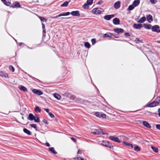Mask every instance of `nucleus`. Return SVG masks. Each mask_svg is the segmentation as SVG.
I'll list each match as a JSON object with an SVG mask.
<instances>
[{
	"label": "nucleus",
	"instance_id": "obj_2",
	"mask_svg": "<svg viewBox=\"0 0 160 160\" xmlns=\"http://www.w3.org/2000/svg\"><path fill=\"white\" fill-rule=\"evenodd\" d=\"M101 145L103 146L109 148H112L113 147V146L108 141L103 142L102 143Z\"/></svg>",
	"mask_w": 160,
	"mask_h": 160
},
{
	"label": "nucleus",
	"instance_id": "obj_9",
	"mask_svg": "<svg viewBox=\"0 0 160 160\" xmlns=\"http://www.w3.org/2000/svg\"><path fill=\"white\" fill-rule=\"evenodd\" d=\"M70 13L73 16L78 17L80 15L79 12L78 10L72 11Z\"/></svg>",
	"mask_w": 160,
	"mask_h": 160
},
{
	"label": "nucleus",
	"instance_id": "obj_42",
	"mask_svg": "<svg viewBox=\"0 0 160 160\" xmlns=\"http://www.w3.org/2000/svg\"><path fill=\"white\" fill-rule=\"evenodd\" d=\"M101 113L100 112H95V115L96 116L100 118V115H101Z\"/></svg>",
	"mask_w": 160,
	"mask_h": 160
},
{
	"label": "nucleus",
	"instance_id": "obj_63",
	"mask_svg": "<svg viewBox=\"0 0 160 160\" xmlns=\"http://www.w3.org/2000/svg\"><path fill=\"white\" fill-rule=\"evenodd\" d=\"M24 44L23 43V42H20V43H19V46H21L22 45H24Z\"/></svg>",
	"mask_w": 160,
	"mask_h": 160
},
{
	"label": "nucleus",
	"instance_id": "obj_16",
	"mask_svg": "<svg viewBox=\"0 0 160 160\" xmlns=\"http://www.w3.org/2000/svg\"><path fill=\"white\" fill-rule=\"evenodd\" d=\"M10 7L13 8L15 7L20 8L21 7V5L19 2H15L13 5H11Z\"/></svg>",
	"mask_w": 160,
	"mask_h": 160
},
{
	"label": "nucleus",
	"instance_id": "obj_49",
	"mask_svg": "<svg viewBox=\"0 0 160 160\" xmlns=\"http://www.w3.org/2000/svg\"><path fill=\"white\" fill-rule=\"evenodd\" d=\"M124 35L125 37H127V36H130L129 33L128 32L125 33Z\"/></svg>",
	"mask_w": 160,
	"mask_h": 160
},
{
	"label": "nucleus",
	"instance_id": "obj_62",
	"mask_svg": "<svg viewBox=\"0 0 160 160\" xmlns=\"http://www.w3.org/2000/svg\"><path fill=\"white\" fill-rule=\"evenodd\" d=\"M119 37L118 36H115V34H113V36H112V38H118Z\"/></svg>",
	"mask_w": 160,
	"mask_h": 160
},
{
	"label": "nucleus",
	"instance_id": "obj_28",
	"mask_svg": "<svg viewBox=\"0 0 160 160\" xmlns=\"http://www.w3.org/2000/svg\"><path fill=\"white\" fill-rule=\"evenodd\" d=\"M19 89L23 91V92H28V90L27 88L23 86H22L21 87L19 88Z\"/></svg>",
	"mask_w": 160,
	"mask_h": 160
},
{
	"label": "nucleus",
	"instance_id": "obj_58",
	"mask_svg": "<svg viewBox=\"0 0 160 160\" xmlns=\"http://www.w3.org/2000/svg\"><path fill=\"white\" fill-rule=\"evenodd\" d=\"M58 17H59V16H58V15H57V16H54V17H51V18H54V19H55V18H58Z\"/></svg>",
	"mask_w": 160,
	"mask_h": 160
},
{
	"label": "nucleus",
	"instance_id": "obj_55",
	"mask_svg": "<svg viewBox=\"0 0 160 160\" xmlns=\"http://www.w3.org/2000/svg\"><path fill=\"white\" fill-rule=\"evenodd\" d=\"M82 153V151L80 150V149H78V152H77V154H81Z\"/></svg>",
	"mask_w": 160,
	"mask_h": 160
},
{
	"label": "nucleus",
	"instance_id": "obj_64",
	"mask_svg": "<svg viewBox=\"0 0 160 160\" xmlns=\"http://www.w3.org/2000/svg\"><path fill=\"white\" fill-rule=\"evenodd\" d=\"M46 146H47V147H49V146H50V145L48 143V142H47V143H46Z\"/></svg>",
	"mask_w": 160,
	"mask_h": 160
},
{
	"label": "nucleus",
	"instance_id": "obj_38",
	"mask_svg": "<svg viewBox=\"0 0 160 160\" xmlns=\"http://www.w3.org/2000/svg\"><path fill=\"white\" fill-rule=\"evenodd\" d=\"M30 126L32 128H33L35 129L36 130H37V125L36 124H30Z\"/></svg>",
	"mask_w": 160,
	"mask_h": 160
},
{
	"label": "nucleus",
	"instance_id": "obj_50",
	"mask_svg": "<svg viewBox=\"0 0 160 160\" xmlns=\"http://www.w3.org/2000/svg\"><path fill=\"white\" fill-rule=\"evenodd\" d=\"M103 2V1L102 0L99 1L97 3V4L99 5L102 4Z\"/></svg>",
	"mask_w": 160,
	"mask_h": 160
},
{
	"label": "nucleus",
	"instance_id": "obj_13",
	"mask_svg": "<svg viewBox=\"0 0 160 160\" xmlns=\"http://www.w3.org/2000/svg\"><path fill=\"white\" fill-rule=\"evenodd\" d=\"M113 36V34L109 33L107 32L106 33L104 34L103 35V37L104 38H112V36Z\"/></svg>",
	"mask_w": 160,
	"mask_h": 160
},
{
	"label": "nucleus",
	"instance_id": "obj_48",
	"mask_svg": "<svg viewBox=\"0 0 160 160\" xmlns=\"http://www.w3.org/2000/svg\"><path fill=\"white\" fill-rule=\"evenodd\" d=\"M48 114L51 118H53L54 117L53 114L51 112H49Z\"/></svg>",
	"mask_w": 160,
	"mask_h": 160
},
{
	"label": "nucleus",
	"instance_id": "obj_61",
	"mask_svg": "<svg viewBox=\"0 0 160 160\" xmlns=\"http://www.w3.org/2000/svg\"><path fill=\"white\" fill-rule=\"evenodd\" d=\"M158 116L159 117H160V108H159L158 109Z\"/></svg>",
	"mask_w": 160,
	"mask_h": 160
},
{
	"label": "nucleus",
	"instance_id": "obj_25",
	"mask_svg": "<svg viewBox=\"0 0 160 160\" xmlns=\"http://www.w3.org/2000/svg\"><path fill=\"white\" fill-rule=\"evenodd\" d=\"M49 150L52 153L56 154H57V152L55 151L54 148L53 147H51L49 148Z\"/></svg>",
	"mask_w": 160,
	"mask_h": 160
},
{
	"label": "nucleus",
	"instance_id": "obj_30",
	"mask_svg": "<svg viewBox=\"0 0 160 160\" xmlns=\"http://www.w3.org/2000/svg\"><path fill=\"white\" fill-rule=\"evenodd\" d=\"M135 7L134 5L132 4L131 5H130L128 7L127 10H132Z\"/></svg>",
	"mask_w": 160,
	"mask_h": 160
},
{
	"label": "nucleus",
	"instance_id": "obj_46",
	"mask_svg": "<svg viewBox=\"0 0 160 160\" xmlns=\"http://www.w3.org/2000/svg\"><path fill=\"white\" fill-rule=\"evenodd\" d=\"M106 117V115L105 114L103 113H101L100 115V118H105Z\"/></svg>",
	"mask_w": 160,
	"mask_h": 160
},
{
	"label": "nucleus",
	"instance_id": "obj_10",
	"mask_svg": "<svg viewBox=\"0 0 160 160\" xmlns=\"http://www.w3.org/2000/svg\"><path fill=\"white\" fill-rule=\"evenodd\" d=\"M143 27V25L141 24L134 23L133 25V27L136 29H140Z\"/></svg>",
	"mask_w": 160,
	"mask_h": 160
},
{
	"label": "nucleus",
	"instance_id": "obj_43",
	"mask_svg": "<svg viewBox=\"0 0 160 160\" xmlns=\"http://www.w3.org/2000/svg\"><path fill=\"white\" fill-rule=\"evenodd\" d=\"M91 42L92 45H94L96 43V39L95 38H92L91 39Z\"/></svg>",
	"mask_w": 160,
	"mask_h": 160
},
{
	"label": "nucleus",
	"instance_id": "obj_36",
	"mask_svg": "<svg viewBox=\"0 0 160 160\" xmlns=\"http://www.w3.org/2000/svg\"><path fill=\"white\" fill-rule=\"evenodd\" d=\"M5 2H4L3 3L6 5L9 6L11 4L10 2L9 1V0H5Z\"/></svg>",
	"mask_w": 160,
	"mask_h": 160
},
{
	"label": "nucleus",
	"instance_id": "obj_17",
	"mask_svg": "<svg viewBox=\"0 0 160 160\" xmlns=\"http://www.w3.org/2000/svg\"><path fill=\"white\" fill-rule=\"evenodd\" d=\"M142 124L143 126L146 127L147 128H151V126L150 124L148 122L146 121H143L142 122Z\"/></svg>",
	"mask_w": 160,
	"mask_h": 160
},
{
	"label": "nucleus",
	"instance_id": "obj_20",
	"mask_svg": "<svg viewBox=\"0 0 160 160\" xmlns=\"http://www.w3.org/2000/svg\"><path fill=\"white\" fill-rule=\"evenodd\" d=\"M143 26L144 27L147 29H150L151 28L152 25L151 24H149L148 25L144 23L143 24Z\"/></svg>",
	"mask_w": 160,
	"mask_h": 160
},
{
	"label": "nucleus",
	"instance_id": "obj_6",
	"mask_svg": "<svg viewBox=\"0 0 160 160\" xmlns=\"http://www.w3.org/2000/svg\"><path fill=\"white\" fill-rule=\"evenodd\" d=\"M32 92L38 95H40L43 94V93L42 91L35 89L32 90Z\"/></svg>",
	"mask_w": 160,
	"mask_h": 160
},
{
	"label": "nucleus",
	"instance_id": "obj_52",
	"mask_svg": "<svg viewBox=\"0 0 160 160\" xmlns=\"http://www.w3.org/2000/svg\"><path fill=\"white\" fill-rule=\"evenodd\" d=\"M71 139L75 142H76L77 141V139L73 137H71Z\"/></svg>",
	"mask_w": 160,
	"mask_h": 160
},
{
	"label": "nucleus",
	"instance_id": "obj_51",
	"mask_svg": "<svg viewBox=\"0 0 160 160\" xmlns=\"http://www.w3.org/2000/svg\"><path fill=\"white\" fill-rule=\"evenodd\" d=\"M42 122H43L45 123H46V124H48V122L46 120H45L44 119H43L42 120Z\"/></svg>",
	"mask_w": 160,
	"mask_h": 160
},
{
	"label": "nucleus",
	"instance_id": "obj_47",
	"mask_svg": "<svg viewBox=\"0 0 160 160\" xmlns=\"http://www.w3.org/2000/svg\"><path fill=\"white\" fill-rule=\"evenodd\" d=\"M42 32H43V34H42L43 36L44 37H45V35H46V29H43Z\"/></svg>",
	"mask_w": 160,
	"mask_h": 160
},
{
	"label": "nucleus",
	"instance_id": "obj_33",
	"mask_svg": "<svg viewBox=\"0 0 160 160\" xmlns=\"http://www.w3.org/2000/svg\"><path fill=\"white\" fill-rule=\"evenodd\" d=\"M84 46L87 48H89L90 47L91 45L88 42H86L84 43Z\"/></svg>",
	"mask_w": 160,
	"mask_h": 160
},
{
	"label": "nucleus",
	"instance_id": "obj_14",
	"mask_svg": "<svg viewBox=\"0 0 160 160\" xmlns=\"http://www.w3.org/2000/svg\"><path fill=\"white\" fill-rule=\"evenodd\" d=\"M120 5H121L120 2L119 1H118L117 2L114 3V7L115 8L118 9L120 7Z\"/></svg>",
	"mask_w": 160,
	"mask_h": 160
},
{
	"label": "nucleus",
	"instance_id": "obj_39",
	"mask_svg": "<svg viewBox=\"0 0 160 160\" xmlns=\"http://www.w3.org/2000/svg\"><path fill=\"white\" fill-rule=\"evenodd\" d=\"M39 18L42 21H44L45 22L47 21V20L43 17L39 16Z\"/></svg>",
	"mask_w": 160,
	"mask_h": 160
},
{
	"label": "nucleus",
	"instance_id": "obj_5",
	"mask_svg": "<svg viewBox=\"0 0 160 160\" xmlns=\"http://www.w3.org/2000/svg\"><path fill=\"white\" fill-rule=\"evenodd\" d=\"M91 132L94 135H99L102 132V131L100 129H94Z\"/></svg>",
	"mask_w": 160,
	"mask_h": 160
},
{
	"label": "nucleus",
	"instance_id": "obj_45",
	"mask_svg": "<svg viewBox=\"0 0 160 160\" xmlns=\"http://www.w3.org/2000/svg\"><path fill=\"white\" fill-rule=\"evenodd\" d=\"M64 95L66 97H69L70 96V94L68 92H66L64 93Z\"/></svg>",
	"mask_w": 160,
	"mask_h": 160
},
{
	"label": "nucleus",
	"instance_id": "obj_27",
	"mask_svg": "<svg viewBox=\"0 0 160 160\" xmlns=\"http://www.w3.org/2000/svg\"><path fill=\"white\" fill-rule=\"evenodd\" d=\"M69 2L68 1H65L63 3L61 4L60 6L61 7H67L69 4Z\"/></svg>",
	"mask_w": 160,
	"mask_h": 160
},
{
	"label": "nucleus",
	"instance_id": "obj_29",
	"mask_svg": "<svg viewBox=\"0 0 160 160\" xmlns=\"http://www.w3.org/2000/svg\"><path fill=\"white\" fill-rule=\"evenodd\" d=\"M151 148L152 149V150H153V151L155 152H158V149L157 147L152 146Z\"/></svg>",
	"mask_w": 160,
	"mask_h": 160
},
{
	"label": "nucleus",
	"instance_id": "obj_35",
	"mask_svg": "<svg viewBox=\"0 0 160 160\" xmlns=\"http://www.w3.org/2000/svg\"><path fill=\"white\" fill-rule=\"evenodd\" d=\"M134 150L136 152H138L140 150V148L138 146L134 147Z\"/></svg>",
	"mask_w": 160,
	"mask_h": 160
},
{
	"label": "nucleus",
	"instance_id": "obj_54",
	"mask_svg": "<svg viewBox=\"0 0 160 160\" xmlns=\"http://www.w3.org/2000/svg\"><path fill=\"white\" fill-rule=\"evenodd\" d=\"M156 128L160 130V124H157L156 125Z\"/></svg>",
	"mask_w": 160,
	"mask_h": 160
},
{
	"label": "nucleus",
	"instance_id": "obj_44",
	"mask_svg": "<svg viewBox=\"0 0 160 160\" xmlns=\"http://www.w3.org/2000/svg\"><path fill=\"white\" fill-rule=\"evenodd\" d=\"M150 1L152 4H155L157 2V0H150Z\"/></svg>",
	"mask_w": 160,
	"mask_h": 160
},
{
	"label": "nucleus",
	"instance_id": "obj_41",
	"mask_svg": "<svg viewBox=\"0 0 160 160\" xmlns=\"http://www.w3.org/2000/svg\"><path fill=\"white\" fill-rule=\"evenodd\" d=\"M9 69L12 72H14L15 70L14 68L12 65H10L9 67Z\"/></svg>",
	"mask_w": 160,
	"mask_h": 160
},
{
	"label": "nucleus",
	"instance_id": "obj_40",
	"mask_svg": "<svg viewBox=\"0 0 160 160\" xmlns=\"http://www.w3.org/2000/svg\"><path fill=\"white\" fill-rule=\"evenodd\" d=\"M93 0H87V3L89 5H91L93 3Z\"/></svg>",
	"mask_w": 160,
	"mask_h": 160
},
{
	"label": "nucleus",
	"instance_id": "obj_22",
	"mask_svg": "<svg viewBox=\"0 0 160 160\" xmlns=\"http://www.w3.org/2000/svg\"><path fill=\"white\" fill-rule=\"evenodd\" d=\"M140 2V0H134L133 2V4L135 7H136L139 4Z\"/></svg>",
	"mask_w": 160,
	"mask_h": 160
},
{
	"label": "nucleus",
	"instance_id": "obj_12",
	"mask_svg": "<svg viewBox=\"0 0 160 160\" xmlns=\"http://www.w3.org/2000/svg\"><path fill=\"white\" fill-rule=\"evenodd\" d=\"M146 18L148 22L149 23H151L153 21V18L152 16L150 14H148L147 15Z\"/></svg>",
	"mask_w": 160,
	"mask_h": 160
},
{
	"label": "nucleus",
	"instance_id": "obj_4",
	"mask_svg": "<svg viewBox=\"0 0 160 160\" xmlns=\"http://www.w3.org/2000/svg\"><path fill=\"white\" fill-rule=\"evenodd\" d=\"M159 29V27L158 25H155L152 26L151 28L152 31L153 32H155L158 33Z\"/></svg>",
	"mask_w": 160,
	"mask_h": 160
},
{
	"label": "nucleus",
	"instance_id": "obj_56",
	"mask_svg": "<svg viewBox=\"0 0 160 160\" xmlns=\"http://www.w3.org/2000/svg\"><path fill=\"white\" fill-rule=\"evenodd\" d=\"M58 16H59V17H60L62 16H65L64 12L60 14H59L58 15Z\"/></svg>",
	"mask_w": 160,
	"mask_h": 160
},
{
	"label": "nucleus",
	"instance_id": "obj_8",
	"mask_svg": "<svg viewBox=\"0 0 160 160\" xmlns=\"http://www.w3.org/2000/svg\"><path fill=\"white\" fill-rule=\"evenodd\" d=\"M92 12L95 14H98L101 13V11L99 10L98 8H95L92 9Z\"/></svg>",
	"mask_w": 160,
	"mask_h": 160
},
{
	"label": "nucleus",
	"instance_id": "obj_32",
	"mask_svg": "<svg viewBox=\"0 0 160 160\" xmlns=\"http://www.w3.org/2000/svg\"><path fill=\"white\" fill-rule=\"evenodd\" d=\"M34 121L36 122H40V119L37 116V115L35 116Z\"/></svg>",
	"mask_w": 160,
	"mask_h": 160
},
{
	"label": "nucleus",
	"instance_id": "obj_3",
	"mask_svg": "<svg viewBox=\"0 0 160 160\" xmlns=\"http://www.w3.org/2000/svg\"><path fill=\"white\" fill-rule=\"evenodd\" d=\"M109 138L112 140L118 143H119L121 142L119 139L116 136H110Z\"/></svg>",
	"mask_w": 160,
	"mask_h": 160
},
{
	"label": "nucleus",
	"instance_id": "obj_31",
	"mask_svg": "<svg viewBox=\"0 0 160 160\" xmlns=\"http://www.w3.org/2000/svg\"><path fill=\"white\" fill-rule=\"evenodd\" d=\"M35 111L37 112H41V109L39 107L36 106L35 107Z\"/></svg>",
	"mask_w": 160,
	"mask_h": 160
},
{
	"label": "nucleus",
	"instance_id": "obj_37",
	"mask_svg": "<svg viewBox=\"0 0 160 160\" xmlns=\"http://www.w3.org/2000/svg\"><path fill=\"white\" fill-rule=\"evenodd\" d=\"M88 5H89L87 3H84L82 6L83 8L85 9H88L89 8Z\"/></svg>",
	"mask_w": 160,
	"mask_h": 160
},
{
	"label": "nucleus",
	"instance_id": "obj_57",
	"mask_svg": "<svg viewBox=\"0 0 160 160\" xmlns=\"http://www.w3.org/2000/svg\"><path fill=\"white\" fill-rule=\"evenodd\" d=\"M42 29H45V27L44 24L43 23H42Z\"/></svg>",
	"mask_w": 160,
	"mask_h": 160
},
{
	"label": "nucleus",
	"instance_id": "obj_1",
	"mask_svg": "<svg viewBox=\"0 0 160 160\" xmlns=\"http://www.w3.org/2000/svg\"><path fill=\"white\" fill-rule=\"evenodd\" d=\"M159 102L158 100L156 101H154L148 103L146 105V107H153L158 105Z\"/></svg>",
	"mask_w": 160,
	"mask_h": 160
},
{
	"label": "nucleus",
	"instance_id": "obj_19",
	"mask_svg": "<svg viewBox=\"0 0 160 160\" xmlns=\"http://www.w3.org/2000/svg\"><path fill=\"white\" fill-rule=\"evenodd\" d=\"M35 116H34L33 114L32 113L29 114L28 117V119L30 121L34 120Z\"/></svg>",
	"mask_w": 160,
	"mask_h": 160
},
{
	"label": "nucleus",
	"instance_id": "obj_34",
	"mask_svg": "<svg viewBox=\"0 0 160 160\" xmlns=\"http://www.w3.org/2000/svg\"><path fill=\"white\" fill-rule=\"evenodd\" d=\"M135 41L136 43H142L143 41L142 40H140L139 38H136L135 39Z\"/></svg>",
	"mask_w": 160,
	"mask_h": 160
},
{
	"label": "nucleus",
	"instance_id": "obj_15",
	"mask_svg": "<svg viewBox=\"0 0 160 160\" xmlns=\"http://www.w3.org/2000/svg\"><path fill=\"white\" fill-rule=\"evenodd\" d=\"M120 22V21L119 19L118 18H114L113 20V23L115 25L119 24Z\"/></svg>",
	"mask_w": 160,
	"mask_h": 160
},
{
	"label": "nucleus",
	"instance_id": "obj_11",
	"mask_svg": "<svg viewBox=\"0 0 160 160\" xmlns=\"http://www.w3.org/2000/svg\"><path fill=\"white\" fill-rule=\"evenodd\" d=\"M114 16L113 14L106 15L104 16V18L107 20H109L111 18H113Z\"/></svg>",
	"mask_w": 160,
	"mask_h": 160
},
{
	"label": "nucleus",
	"instance_id": "obj_24",
	"mask_svg": "<svg viewBox=\"0 0 160 160\" xmlns=\"http://www.w3.org/2000/svg\"><path fill=\"white\" fill-rule=\"evenodd\" d=\"M123 144L125 145L126 146H128V147H130L131 148H133V146L132 144L126 141H124L123 142Z\"/></svg>",
	"mask_w": 160,
	"mask_h": 160
},
{
	"label": "nucleus",
	"instance_id": "obj_53",
	"mask_svg": "<svg viewBox=\"0 0 160 160\" xmlns=\"http://www.w3.org/2000/svg\"><path fill=\"white\" fill-rule=\"evenodd\" d=\"M64 13L65 16H66L69 15H70V13L69 12H64Z\"/></svg>",
	"mask_w": 160,
	"mask_h": 160
},
{
	"label": "nucleus",
	"instance_id": "obj_7",
	"mask_svg": "<svg viewBox=\"0 0 160 160\" xmlns=\"http://www.w3.org/2000/svg\"><path fill=\"white\" fill-rule=\"evenodd\" d=\"M113 31L118 34L123 33L124 32V30L121 28H115L113 29Z\"/></svg>",
	"mask_w": 160,
	"mask_h": 160
},
{
	"label": "nucleus",
	"instance_id": "obj_59",
	"mask_svg": "<svg viewBox=\"0 0 160 160\" xmlns=\"http://www.w3.org/2000/svg\"><path fill=\"white\" fill-rule=\"evenodd\" d=\"M157 100L159 102V103H160V97H158L157 98Z\"/></svg>",
	"mask_w": 160,
	"mask_h": 160
},
{
	"label": "nucleus",
	"instance_id": "obj_23",
	"mask_svg": "<svg viewBox=\"0 0 160 160\" xmlns=\"http://www.w3.org/2000/svg\"><path fill=\"white\" fill-rule=\"evenodd\" d=\"M0 76L4 77H7L8 76L7 73L3 72L2 71H0Z\"/></svg>",
	"mask_w": 160,
	"mask_h": 160
},
{
	"label": "nucleus",
	"instance_id": "obj_18",
	"mask_svg": "<svg viewBox=\"0 0 160 160\" xmlns=\"http://www.w3.org/2000/svg\"><path fill=\"white\" fill-rule=\"evenodd\" d=\"M146 20V18L145 16L142 17L137 22L138 23H143Z\"/></svg>",
	"mask_w": 160,
	"mask_h": 160
},
{
	"label": "nucleus",
	"instance_id": "obj_26",
	"mask_svg": "<svg viewBox=\"0 0 160 160\" xmlns=\"http://www.w3.org/2000/svg\"><path fill=\"white\" fill-rule=\"evenodd\" d=\"M23 131L25 133H26L28 135H31V132L26 128H24L23 129Z\"/></svg>",
	"mask_w": 160,
	"mask_h": 160
},
{
	"label": "nucleus",
	"instance_id": "obj_21",
	"mask_svg": "<svg viewBox=\"0 0 160 160\" xmlns=\"http://www.w3.org/2000/svg\"><path fill=\"white\" fill-rule=\"evenodd\" d=\"M53 96L57 100H60L61 98V96L59 94L57 93H54Z\"/></svg>",
	"mask_w": 160,
	"mask_h": 160
},
{
	"label": "nucleus",
	"instance_id": "obj_60",
	"mask_svg": "<svg viewBox=\"0 0 160 160\" xmlns=\"http://www.w3.org/2000/svg\"><path fill=\"white\" fill-rule=\"evenodd\" d=\"M44 110L47 112H48V113H49V109H48L44 108Z\"/></svg>",
	"mask_w": 160,
	"mask_h": 160
}]
</instances>
